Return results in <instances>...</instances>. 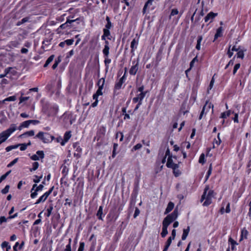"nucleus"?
Segmentation results:
<instances>
[{
    "instance_id": "53",
    "label": "nucleus",
    "mask_w": 251,
    "mask_h": 251,
    "mask_svg": "<svg viewBox=\"0 0 251 251\" xmlns=\"http://www.w3.org/2000/svg\"><path fill=\"white\" fill-rule=\"evenodd\" d=\"M38 191H36V189L35 190L32 191V192H31V194H30V197L32 199L35 198L38 195Z\"/></svg>"
},
{
    "instance_id": "33",
    "label": "nucleus",
    "mask_w": 251,
    "mask_h": 251,
    "mask_svg": "<svg viewBox=\"0 0 251 251\" xmlns=\"http://www.w3.org/2000/svg\"><path fill=\"white\" fill-rule=\"evenodd\" d=\"M34 135V131L33 130L25 132L21 135V137L32 136Z\"/></svg>"
},
{
    "instance_id": "2",
    "label": "nucleus",
    "mask_w": 251,
    "mask_h": 251,
    "mask_svg": "<svg viewBox=\"0 0 251 251\" xmlns=\"http://www.w3.org/2000/svg\"><path fill=\"white\" fill-rule=\"evenodd\" d=\"M214 191L209 190L208 186L204 189V192L201 196V201L205 200L203 203V206H208L212 203V198L214 197Z\"/></svg>"
},
{
    "instance_id": "28",
    "label": "nucleus",
    "mask_w": 251,
    "mask_h": 251,
    "mask_svg": "<svg viewBox=\"0 0 251 251\" xmlns=\"http://www.w3.org/2000/svg\"><path fill=\"white\" fill-rule=\"evenodd\" d=\"M198 59L197 56H196L190 62V68L186 70V72H189L191 70V69L193 68V67L194 66L195 62H198Z\"/></svg>"
},
{
    "instance_id": "64",
    "label": "nucleus",
    "mask_w": 251,
    "mask_h": 251,
    "mask_svg": "<svg viewBox=\"0 0 251 251\" xmlns=\"http://www.w3.org/2000/svg\"><path fill=\"white\" fill-rule=\"evenodd\" d=\"M43 188L44 185L43 184H40L35 189L36 190V191H41L43 190Z\"/></svg>"
},
{
    "instance_id": "25",
    "label": "nucleus",
    "mask_w": 251,
    "mask_h": 251,
    "mask_svg": "<svg viewBox=\"0 0 251 251\" xmlns=\"http://www.w3.org/2000/svg\"><path fill=\"white\" fill-rule=\"evenodd\" d=\"M16 100V97L15 96L8 97L2 101H0V104L4 103L6 101H15Z\"/></svg>"
},
{
    "instance_id": "10",
    "label": "nucleus",
    "mask_w": 251,
    "mask_h": 251,
    "mask_svg": "<svg viewBox=\"0 0 251 251\" xmlns=\"http://www.w3.org/2000/svg\"><path fill=\"white\" fill-rule=\"evenodd\" d=\"M45 157V154L43 151H38L36 154L30 156V159L34 161L39 160L40 159H43Z\"/></svg>"
},
{
    "instance_id": "21",
    "label": "nucleus",
    "mask_w": 251,
    "mask_h": 251,
    "mask_svg": "<svg viewBox=\"0 0 251 251\" xmlns=\"http://www.w3.org/2000/svg\"><path fill=\"white\" fill-rule=\"evenodd\" d=\"M189 231H190V227L189 226H187V227L186 228L183 229V233H182V237H181V239L182 240H185L186 239V238L189 234Z\"/></svg>"
},
{
    "instance_id": "30",
    "label": "nucleus",
    "mask_w": 251,
    "mask_h": 251,
    "mask_svg": "<svg viewBox=\"0 0 251 251\" xmlns=\"http://www.w3.org/2000/svg\"><path fill=\"white\" fill-rule=\"evenodd\" d=\"M11 70H12V67H8L4 70V73L0 75V78H3L6 76L7 75L10 73Z\"/></svg>"
},
{
    "instance_id": "56",
    "label": "nucleus",
    "mask_w": 251,
    "mask_h": 251,
    "mask_svg": "<svg viewBox=\"0 0 251 251\" xmlns=\"http://www.w3.org/2000/svg\"><path fill=\"white\" fill-rule=\"evenodd\" d=\"M64 42L65 44H67L68 46H70L73 44L74 40L73 39H67L64 41Z\"/></svg>"
},
{
    "instance_id": "17",
    "label": "nucleus",
    "mask_w": 251,
    "mask_h": 251,
    "mask_svg": "<svg viewBox=\"0 0 251 251\" xmlns=\"http://www.w3.org/2000/svg\"><path fill=\"white\" fill-rule=\"evenodd\" d=\"M179 167V164L171 168L173 170V174L176 177H178L181 174V172L178 169Z\"/></svg>"
},
{
    "instance_id": "54",
    "label": "nucleus",
    "mask_w": 251,
    "mask_h": 251,
    "mask_svg": "<svg viewBox=\"0 0 251 251\" xmlns=\"http://www.w3.org/2000/svg\"><path fill=\"white\" fill-rule=\"evenodd\" d=\"M18 160V158H16L14 159L12 161H11L10 163L7 165L8 167H11L13 166L15 164H16Z\"/></svg>"
},
{
    "instance_id": "3",
    "label": "nucleus",
    "mask_w": 251,
    "mask_h": 251,
    "mask_svg": "<svg viewBox=\"0 0 251 251\" xmlns=\"http://www.w3.org/2000/svg\"><path fill=\"white\" fill-rule=\"evenodd\" d=\"M36 137L41 139L45 143H50L53 140L54 138V137L50 134L43 132H39L37 134Z\"/></svg>"
},
{
    "instance_id": "44",
    "label": "nucleus",
    "mask_w": 251,
    "mask_h": 251,
    "mask_svg": "<svg viewBox=\"0 0 251 251\" xmlns=\"http://www.w3.org/2000/svg\"><path fill=\"white\" fill-rule=\"evenodd\" d=\"M219 135H220V133H218V140L215 139V141L213 142V148L215 147V144H216L217 146H218L221 142V140L220 138Z\"/></svg>"
},
{
    "instance_id": "20",
    "label": "nucleus",
    "mask_w": 251,
    "mask_h": 251,
    "mask_svg": "<svg viewBox=\"0 0 251 251\" xmlns=\"http://www.w3.org/2000/svg\"><path fill=\"white\" fill-rule=\"evenodd\" d=\"M174 207V203L171 201L169 202V203L168 204L167 207L165 210L164 214H167L168 213H169L170 212H171L173 209Z\"/></svg>"
},
{
    "instance_id": "13",
    "label": "nucleus",
    "mask_w": 251,
    "mask_h": 251,
    "mask_svg": "<svg viewBox=\"0 0 251 251\" xmlns=\"http://www.w3.org/2000/svg\"><path fill=\"white\" fill-rule=\"evenodd\" d=\"M147 92V91H145V93H140L139 94H138L136 97L133 99V102L134 103H137L138 101L142 102V100L145 97Z\"/></svg>"
},
{
    "instance_id": "48",
    "label": "nucleus",
    "mask_w": 251,
    "mask_h": 251,
    "mask_svg": "<svg viewBox=\"0 0 251 251\" xmlns=\"http://www.w3.org/2000/svg\"><path fill=\"white\" fill-rule=\"evenodd\" d=\"M85 247V243L83 242H80L79 243V246L78 249L77 251H83Z\"/></svg>"
},
{
    "instance_id": "34",
    "label": "nucleus",
    "mask_w": 251,
    "mask_h": 251,
    "mask_svg": "<svg viewBox=\"0 0 251 251\" xmlns=\"http://www.w3.org/2000/svg\"><path fill=\"white\" fill-rule=\"evenodd\" d=\"M30 145V143L29 142L27 144H18L17 145H19V147H20V149L21 151H25L28 145Z\"/></svg>"
},
{
    "instance_id": "52",
    "label": "nucleus",
    "mask_w": 251,
    "mask_h": 251,
    "mask_svg": "<svg viewBox=\"0 0 251 251\" xmlns=\"http://www.w3.org/2000/svg\"><path fill=\"white\" fill-rule=\"evenodd\" d=\"M220 118H221L222 119H223V120H222V124H224L225 122V120L227 118L226 113H225V112H223L221 113V115L220 116Z\"/></svg>"
},
{
    "instance_id": "46",
    "label": "nucleus",
    "mask_w": 251,
    "mask_h": 251,
    "mask_svg": "<svg viewBox=\"0 0 251 251\" xmlns=\"http://www.w3.org/2000/svg\"><path fill=\"white\" fill-rule=\"evenodd\" d=\"M10 186L8 185H7L5 186V187L2 189L1 191V193L3 194H7L9 190Z\"/></svg>"
},
{
    "instance_id": "37",
    "label": "nucleus",
    "mask_w": 251,
    "mask_h": 251,
    "mask_svg": "<svg viewBox=\"0 0 251 251\" xmlns=\"http://www.w3.org/2000/svg\"><path fill=\"white\" fill-rule=\"evenodd\" d=\"M42 177H43L42 175H41L40 176H38L37 175H35V176H34V178H33V181L34 182H35V183H38L41 181V179L42 178Z\"/></svg>"
},
{
    "instance_id": "49",
    "label": "nucleus",
    "mask_w": 251,
    "mask_h": 251,
    "mask_svg": "<svg viewBox=\"0 0 251 251\" xmlns=\"http://www.w3.org/2000/svg\"><path fill=\"white\" fill-rule=\"evenodd\" d=\"M171 242L170 241H169L167 240V242H166L165 246L164 247V248L163 250V251H167L169 248L170 245L171 244Z\"/></svg>"
},
{
    "instance_id": "31",
    "label": "nucleus",
    "mask_w": 251,
    "mask_h": 251,
    "mask_svg": "<svg viewBox=\"0 0 251 251\" xmlns=\"http://www.w3.org/2000/svg\"><path fill=\"white\" fill-rule=\"evenodd\" d=\"M109 47L104 46V49L102 50V52L105 57H108L109 53Z\"/></svg>"
},
{
    "instance_id": "14",
    "label": "nucleus",
    "mask_w": 251,
    "mask_h": 251,
    "mask_svg": "<svg viewBox=\"0 0 251 251\" xmlns=\"http://www.w3.org/2000/svg\"><path fill=\"white\" fill-rule=\"evenodd\" d=\"M217 15H218V14L217 13H214L213 12H210L204 18V21H205V22H207L210 20H211L210 22H211L212 20L216 16H217Z\"/></svg>"
},
{
    "instance_id": "42",
    "label": "nucleus",
    "mask_w": 251,
    "mask_h": 251,
    "mask_svg": "<svg viewBox=\"0 0 251 251\" xmlns=\"http://www.w3.org/2000/svg\"><path fill=\"white\" fill-rule=\"evenodd\" d=\"M19 147V145H12L8 146L6 148L5 150L7 152L10 151L13 149H17Z\"/></svg>"
},
{
    "instance_id": "45",
    "label": "nucleus",
    "mask_w": 251,
    "mask_h": 251,
    "mask_svg": "<svg viewBox=\"0 0 251 251\" xmlns=\"http://www.w3.org/2000/svg\"><path fill=\"white\" fill-rule=\"evenodd\" d=\"M237 56L238 58L243 59L244 57L243 51L239 50L237 53Z\"/></svg>"
},
{
    "instance_id": "36",
    "label": "nucleus",
    "mask_w": 251,
    "mask_h": 251,
    "mask_svg": "<svg viewBox=\"0 0 251 251\" xmlns=\"http://www.w3.org/2000/svg\"><path fill=\"white\" fill-rule=\"evenodd\" d=\"M39 164L37 162H34L32 163V168L29 169V171L31 172L36 170L39 167Z\"/></svg>"
},
{
    "instance_id": "43",
    "label": "nucleus",
    "mask_w": 251,
    "mask_h": 251,
    "mask_svg": "<svg viewBox=\"0 0 251 251\" xmlns=\"http://www.w3.org/2000/svg\"><path fill=\"white\" fill-rule=\"evenodd\" d=\"M52 210H53L52 206H50L49 208H47V213L46 214L47 217H49L50 216Z\"/></svg>"
},
{
    "instance_id": "58",
    "label": "nucleus",
    "mask_w": 251,
    "mask_h": 251,
    "mask_svg": "<svg viewBox=\"0 0 251 251\" xmlns=\"http://www.w3.org/2000/svg\"><path fill=\"white\" fill-rule=\"evenodd\" d=\"M111 63V59L108 58V57H105L104 63L106 67V68H108V65Z\"/></svg>"
},
{
    "instance_id": "23",
    "label": "nucleus",
    "mask_w": 251,
    "mask_h": 251,
    "mask_svg": "<svg viewBox=\"0 0 251 251\" xmlns=\"http://www.w3.org/2000/svg\"><path fill=\"white\" fill-rule=\"evenodd\" d=\"M103 206H100L97 213V216L99 220H103L102 218Z\"/></svg>"
},
{
    "instance_id": "12",
    "label": "nucleus",
    "mask_w": 251,
    "mask_h": 251,
    "mask_svg": "<svg viewBox=\"0 0 251 251\" xmlns=\"http://www.w3.org/2000/svg\"><path fill=\"white\" fill-rule=\"evenodd\" d=\"M132 64L133 65L130 69L129 73L131 75H135L138 70V61L137 62L135 61H133Z\"/></svg>"
},
{
    "instance_id": "22",
    "label": "nucleus",
    "mask_w": 251,
    "mask_h": 251,
    "mask_svg": "<svg viewBox=\"0 0 251 251\" xmlns=\"http://www.w3.org/2000/svg\"><path fill=\"white\" fill-rule=\"evenodd\" d=\"M138 44V40L133 39L131 43L130 47L131 48V52H133L135 49L137 48V45Z\"/></svg>"
},
{
    "instance_id": "39",
    "label": "nucleus",
    "mask_w": 251,
    "mask_h": 251,
    "mask_svg": "<svg viewBox=\"0 0 251 251\" xmlns=\"http://www.w3.org/2000/svg\"><path fill=\"white\" fill-rule=\"evenodd\" d=\"M118 145L116 143H114L113 145V151H112V157L114 158L116 155V151L118 148Z\"/></svg>"
},
{
    "instance_id": "6",
    "label": "nucleus",
    "mask_w": 251,
    "mask_h": 251,
    "mask_svg": "<svg viewBox=\"0 0 251 251\" xmlns=\"http://www.w3.org/2000/svg\"><path fill=\"white\" fill-rule=\"evenodd\" d=\"M177 157L176 156H169L168 157L166 163V166L169 168H173V167L179 164L180 162H176Z\"/></svg>"
},
{
    "instance_id": "29",
    "label": "nucleus",
    "mask_w": 251,
    "mask_h": 251,
    "mask_svg": "<svg viewBox=\"0 0 251 251\" xmlns=\"http://www.w3.org/2000/svg\"><path fill=\"white\" fill-rule=\"evenodd\" d=\"M53 140H54L57 143H59L60 144V145L62 146H63L65 145V144L63 141V138L60 136H59L56 138L54 137Z\"/></svg>"
},
{
    "instance_id": "16",
    "label": "nucleus",
    "mask_w": 251,
    "mask_h": 251,
    "mask_svg": "<svg viewBox=\"0 0 251 251\" xmlns=\"http://www.w3.org/2000/svg\"><path fill=\"white\" fill-rule=\"evenodd\" d=\"M39 123H40V122L38 120H27V121L23 122L22 124H21L20 126H29L30 124L36 125V124H38Z\"/></svg>"
},
{
    "instance_id": "4",
    "label": "nucleus",
    "mask_w": 251,
    "mask_h": 251,
    "mask_svg": "<svg viewBox=\"0 0 251 251\" xmlns=\"http://www.w3.org/2000/svg\"><path fill=\"white\" fill-rule=\"evenodd\" d=\"M22 126H19V128L18 129L19 130L22 129ZM17 128H15V126H13L12 127H10L7 129L6 130L3 131L1 133H0V139L2 140V143L4 142L9 137V136Z\"/></svg>"
},
{
    "instance_id": "32",
    "label": "nucleus",
    "mask_w": 251,
    "mask_h": 251,
    "mask_svg": "<svg viewBox=\"0 0 251 251\" xmlns=\"http://www.w3.org/2000/svg\"><path fill=\"white\" fill-rule=\"evenodd\" d=\"M106 21L107 22V23L105 25L104 28L110 29L112 26V24L110 22V18L108 16H106Z\"/></svg>"
},
{
    "instance_id": "18",
    "label": "nucleus",
    "mask_w": 251,
    "mask_h": 251,
    "mask_svg": "<svg viewBox=\"0 0 251 251\" xmlns=\"http://www.w3.org/2000/svg\"><path fill=\"white\" fill-rule=\"evenodd\" d=\"M71 136H72V134H71V132L70 131H66L65 133L63 138V141L65 144L67 142H68L69 139L71 138Z\"/></svg>"
},
{
    "instance_id": "38",
    "label": "nucleus",
    "mask_w": 251,
    "mask_h": 251,
    "mask_svg": "<svg viewBox=\"0 0 251 251\" xmlns=\"http://www.w3.org/2000/svg\"><path fill=\"white\" fill-rule=\"evenodd\" d=\"M123 83H122V80H119L118 82H116L115 85V87H114V89L115 90H119L121 88V87L123 85Z\"/></svg>"
},
{
    "instance_id": "5",
    "label": "nucleus",
    "mask_w": 251,
    "mask_h": 251,
    "mask_svg": "<svg viewBox=\"0 0 251 251\" xmlns=\"http://www.w3.org/2000/svg\"><path fill=\"white\" fill-rule=\"evenodd\" d=\"M105 83V78L102 77L100 79L97 83L98 86V89L97 90L96 93L94 94V98L96 97L97 96H101L102 95V90L103 88V86Z\"/></svg>"
},
{
    "instance_id": "27",
    "label": "nucleus",
    "mask_w": 251,
    "mask_h": 251,
    "mask_svg": "<svg viewBox=\"0 0 251 251\" xmlns=\"http://www.w3.org/2000/svg\"><path fill=\"white\" fill-rule=\"evenodd\" d=\"M202 40V36L200 35L198 37L197 43L196 46V49L198 50H200L201 49V43Z\"/></svg>"
},
{
    "instance_id": "8",
    "label": "nucleus",
    "mask_w": 251,
    "mask_h": 251,
    "mask_svg": "<svg viewBox=\"0 0 251 251\" xmlns=\"http://www.w3.org/2000/svg\"><path fill=\"white\" fill-rule=\"evenodd\" d=\"M78 19H76L75 20H70L67 19V21L65 23L62 24L57 29V31L58 33H60L61 32V29H65L68 27H70L71 25H70L72 23L77 21Z\"/></svg>"
},
{
    "instance_id": "7",
    "label": "nucleus",
    "mask_w": 251,
    "mask_h": 251,
    "mask_svg": "<svg viewBox=\"0 0 251 251\" xmlns=\"http://www.w3.org/2000/svg\"><path fill=\"white\" fill-rule=\"evenodd\" d=\"M54 188V186L51 187L48 191L45 192L42 196H41L35 203V204H38L41 202L45 201L49 197V196L51 193Z\"/></svg>"
},
{
    "instance_id": "24",
    "label": "nucleus",
    "mask_w": 251,
    "mask_h": 251,
    "mask_svg": "<svg viewBox=\"0 0 251 251\" xmlns=\"http://www.w3.org/2000/svg\"><path fill=\"white\" fill-rule=\"evenodd\" d=\"M153 0H148V1L145 3V5L143 9V13L145 14L146 12V9H147L149 6L151 5Z\"/></svg>"
},
{
    "instance_id": "59",
    "label": "nucleus",
    "mask_w": 251,
    "mask_h": 251,
    "mask_svg": "<svg viewBox=\"0 0 251 251\" xmlns=\"http://www.w3.org/2000/svg\"><path fill=\"white\" fill-rule=\"evenodd\" d=\"M8 219H6L4 216L0 217V225H1L3 223L7 222Z\"/></svg>"
},
{
    "instance_id": "11",
    "label": "nucleus",
    "mask_w": 251,
    "mask_h": 251,
    "mask_svg": "<svg viewBox=\"0 0 251 251\" xmlns=\"http://www.w3.org/2000/svg\"><path fill=\"white\" fill-rule=\"evenodd\" d=\"M213 109V105L211 103H208V101H206L204 105L203 106L201 112V114L199 116V119L200 120L201 119L203 115L205 114V111L206 110V111L209 110L210 108Z\"/></svg>"
},
{
    "instance_id": "57",
    "label": "nucleus",
    "mask_w": 251,
    "mask_h": 251,
    "mask_svg": "<svg viewBox=\"0 0 251 251\" xmlns=\"http://www.w3.org/2000/svg\"><path fill=\"white\" fill-rule=\"evenodd\" d=\"M68 169L67 168L66 166H64L62 169V174L64 175V176H66L67 175L68 173Z\"/></svg>"
},
{
    "instance_id": "47",
    "label": "nucleus",
    "mask_w": 251,
    "mask_h": 251,
    "mask_svg": "<svg viewBox=\"0 0 251 251\" xmlns=\"http://www.w3.org/2000/svg\"><path fill=\"white\" fill-rule=\"evenodd\" d=\"M99 96H97L96 97L94 98V94L93 95V98L94 100H95V101L92 104L91 106L92 107H96L98 105V98Z\"/></svg>"
},
{
    "instance_id": "1",
    "label": "nucleus",
    "mask_w": 251,
    "mask_h": 251,
    "mask_svg": "<svg viewBox=\"0 0 251 251\" xmlns=\"http://www.w3.org/2000/svg\"><path fill=\"white\" fill-rule=\"evenodd\" d=\"M177 216L178 211L176 208L171 214L168 215L164 218L162 223V230L161 233L162 237L164 238L167 235L168 226L177 218Z\"/></svg>"
},
{
    "instance_id": "60",
    "label": "nucleus",
    "mask_w": 251,
    "mask_h": 251,
    "mask_svg": "<svg viewBox=\"0 0 251 251\" xmlns=\"http://www.w3.org/2000/svg\"><path fill=\"white\" fill-rule=\"evenodd\" d=\"M178 13V11L177 9H173L171 11V13L170 14V17L172 16H174L177 15Z\"/></svg>"
},
{
    "instance_id": "41",
    "label": "nucleus",
    "mask_w": 251,
    "mask_h": 251,
    "mask_svg": "<svg viewBox=\"0 0 251 251\" xmlns=\"http://www.w3.org/2000/svg\"><path fill=\"white\" fill-rule=\"evenodd\" d=\"M205 162V156H204V154L203 153H202L200 156V158H199V162L201 164H204Z\"/></svg>"
},
{
    "instance_id": "61",
    "label": "nucleus",
    "mask_w": 251,
    "mask_h": 251,
    "mask_svg": "<svg viewBox=\"0 0 251 251\" xmlns=\"http://www.w3.org/2000/svg\"><path fill=\"white\" fill-rule=\"evenodd\" d=\"M9 245V243L6 241H4L2 243L1 245V247L2 249H4V248H6L8 245Z\"/></svg>"
},
{
    "instance_id": "15",
    "label": "nucleus",
    "mask_w": 251,
    "mask_h": 251,
    "mask_svg": "<svg viewBox=\"0 0 251 251\" xmlns=\"http://www.w3.org/2000/svg\"><path fill=\"white\" fill-rule=\"evenodd\" d=\"M248 233H249V232H248V230H247V229L245 227L241 229V231L240 241H241L242 240H243L244 239H247Z\"/></svg>"
},
{
    "instance_id": "19",
    "label": "nucleus",
    "mask_w": 251,
    "mask_h": 251,
    "mask_svg": "<svg viewBox=\"0 0 251 251\" xmlns=\"http://www.w3.org/2000/svg\"><path fill=\"white\" fill-rule=\"evenodd\" d=\"M222 31H223L222 27L221 26L217 29L216 33L214 36V39L213 42H214L218 38L222 36V35H223Z\"/></svg>"
},
{
    "instance_id": "9",
    "label": "nucleus",
    "mask_w": 251,
    "mask_h": 251,
    "mask_svg": "<svg viewBox=\"0 0 251 251\" xmlns=\"http://www.w3.org/2000/svg\"><path fill=\"white\" fill-rule=\"evenodd\" d=\"M61 119L63 121L65 125H72L75 120L72 115L68 114H64L61 117Z\"/></svg>"
},
{
    "instance_id": "63",
    "label": "nucleus",
    "mask_w": 251,
    "mask_h": 251,
    "mask_svg": "<svg viewBox=\"0 0 251 251\" xmlns=\"http://www.w3.org/2000/svg\"><path fill=\"white\" fill-rule=\"evenodd\" d=\"M225 113L227 118L228 117V118H230L231 117H230V116L231 114H233L234 112L232 111L231 110H228V111L225 112Z\"/></svg>"
},
{
    "instance_id": "26",
    "label": "nucleus",
    "mask_w": 251,
    "mask_h": 251,
    "mask_svg": "<svg viewBox=\"0 0 251 251\" xmlns=\"http://www.w3.org/2000/svg\"><path fill=\"white\" fill-rule=\"evenodd\" d=\"M228 242L231 245V248L232 250H234L235 248V246L237 245V242L234 241L232 238L231 237L229 238L228 239Z\"/></svg>"
},
{
    "instance_id": "40",
    "label": "nucleus",
    "mask_w": 251,
    "mask_h": 251,
    "mask_svg": "<svg viewBox=\"0 0 251 251\" xmlns=\"http://www.w3.org/2000/svg\"><path fill=\"white\" fill-rule=\"evenodd\" d=\"M103 34H104L105 36H106L107 37L108 39L110 40V38L109 37V36L110 35V32L109 31V29H106L104 28L103 29Z\"/></svg>"
},
{
    "instance_id": "50",
    "label": "nucleus",
    "mask_w": 251,
    "mask_h": 251,
    "mask_svg": "<svg viewBox=\"0 0 251 251\" xmlns=\"http://www.w3.org/2000/svg\"><path fill=\"white\" fill-rule=\"evenodd\" d=\"M142 147V145L140 143H138L133 147L132 151H134L138 150L140 149Z\"/></svg>"
},
{
    "instance_id": "51",
    "label": "nucleus",
    "mask_w": 251,
    "mask_h": 251,
    "mask_svg": "<svg viewBox=\"0 0 251 251\" xmlns=\"http://www.w3.org/2000/svg\"><path fill=\"white\" fill-rule=\"evenodd\" d=\"M234 115V117H231L230 120H233L235 123H238V114L237 113H234L233 114Z\"/></svg>"
},
{
    "instance_id": "62",
    "label": "nucleus",
    "mask_w": 251,
    "mask_h": 251,
    "mask_svg": "<svg viewBox=\"0 0 251 251\" xmlns=\"http://www.w3.org/2000/svg\"><path fill=\"white\" fill-rule=\"evenodd\" d=\"M29 97H21L20 98V103H22L25 100H28L29 99Z\"/></svg>"
},
{
    "instance_id": "55",
    "label": "nucleus",
    "mask_w": 251,
    "mask_h": 251,
    "mask_svg": "<svg viewBox=\"0 0 251 251\" xmlns=\"http://www.w3.org/2000/svg\"><path fill=\"white\" fill-rule=\"evenodd\" d=\"M240 67V64L237 63L235 64V65L234 67L233 71V75H235L236 73L237 72V71Z\"/></svg>"
},
{
    "instance_id": "35",
    "label": "nucleus",
    "mask_w": 251,
    "mask_h": 251,
    "mask_svg": "<svg viewBox=\"0 0 251 251\" xmlns=\"http://www.w3.org/2000/svg\"><path fill=\"white\" fill-rule=\"evenodd\" d=\"M54 55H50L48 58V59L47 60V61H46V63L45 64H44V67H47L49 64L52 61V60H53L54 59Z\"/></svg>"
}]
</instances>
